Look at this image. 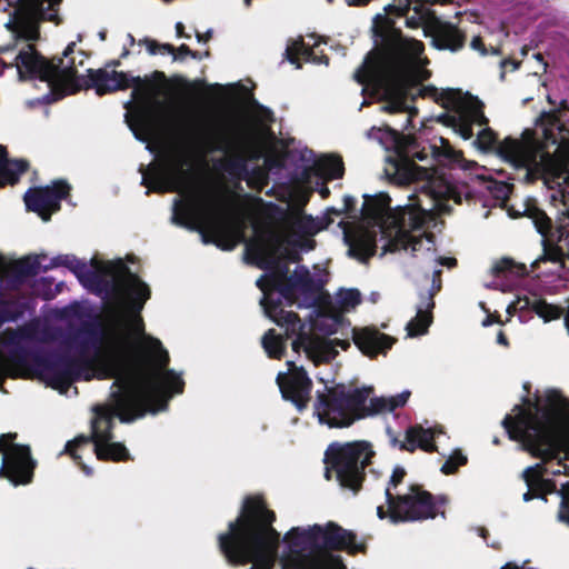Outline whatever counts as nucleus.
I'll return each mask as SVG.
<instances>
[{"label": "nucleus", "mask_w": 569, "mask_h": 569, "mask_svg": "<svg viewBox=\"0 0 569 569\" xmlns=\"http://www.w3.org/2000/svg\"><path fill=\"white\" fill-rule=\"evenodd\" d=\"M533 59L537 66L533 67V73L529 77V80L530 82H532V84L543 86V82L540 79L539 74L546 72L548 64L540 53L533 54Z\"/></svg>", "instance_id": "obj_30"}, {"label": "nucleus", "mask_w": 569, "mask_h": 569, "mask_svg": "<svg viewBox=\"0 0 569 569\" xmlns=\"http://www.w3.org/2000/svg\"><path fill=\"white\" fill-rule=\"evenodd\" d=\"M0 478L13 486H26L32 481L37 461L29 446L17 441V433L0 436Z\"/></svg>", "instance_id": "obj_12"}, {"label": "nucleus", "mask_w": 569, "mask_h": 569, "mask_svg": "<svg viewBox=\"0 0 569 569\" xmlns=\"http://www.w3.org/2000/svg\"><path fill=\"white\" fill-rule=\"evenodd\" d=\"M277 383L282 397L291 401L299 411L307 408L312 382L302 367L287 361V371L278 373Z\"/></svg>", "instance_id": "obj_13"}, {"label": "nucleus", "mask_w": 569, "mask_h": 569, "mask_svg": "<svg viewBox=\"0 0 569 569\" xmlns=\"http://www.w3.org/2000/svg\"><path fill=\"white\" fill-rule=\"evenodd\" d=\"M410 157L423 161L428 153L398 150L388 158L387 173L399 183H420L419 193L405 206L391 208L387 193L365 196L361 221L345 230L349 254L366 261L380 243L382 254L388 251L410 250L431 253L433 240L422 230L428 218L447 213L459 198L453 188L435 169L418 166Z\"/></svg>", "instance_id": "obj_4"}, {"label": "nucleus", "mask_w": 569, "mask_h": 569, "mask_svg": "<svg viewBox=\"0 0 569 569\" xmlns=\"http://www.w3.org/2000/svg\"><path fill=\"white\" fill-rule=\"evenodd\" d=\"M431 17H433V16L428 12H422L417 18L416 17L407 18V26L410 28L421 27L423 29V22Z\"/></svg>", "instance_id": "obj_32"}, {"label": "nucleus", "mask_w": 569, "mask_h": 569, "mask_svg": "<svg viewBox=\"0 0 569 569\" xmlns=\"http://www.w3.org/2000/svg\"><path fill=\"white\" fill-rule=\"evenodd\" d=\"M496 154L522 171L527 182L542 180L559 229L569 226V129L555 113H542L533 130L506 137L496 146Z\"/></svg>", "instance_id": "obj_7"}, {"label": "nucleus", "mask_w": 569, "mask_h": 569, "mask_svg": "<svg viewBox=\"0 0 569 569\" xmlns=\"http://www.w3.org/2000/svg\"><path fill=\"white\" fill-rule=\"evenodd\" d=\"M405 473L406 472H405L403 468L396 467L393 469V472H392L391 477H390V485L392 487H396L398 483H400L402 481L403 477H405Z\"/></svg>", "instance_id": "obj_34"}, {"label": "nucleus", "mask_w": 569, "mask_h": 569, "mask_svg": "<svg viewBox=\"0 0 569 569\" xmlns=\"http://www.w3.org/2000/svg\"><path fill=\"white\" fill-rule=\"evenodd\" d=\"M27 169V163L21 160L9 161L6 158L4 148L0 147V187L14 183L19 176Z\"/></svg>", "instance_id": "obj_22"}, {"label": "nucleus", "mask_w": 569, "mask_h": 569, "mask_svg": "<svg viewBox=\"0 0 569 569\" xmlns=\"http://www.w3.org/2000/svg\"><path fill=\"white\" fill-rule=\"evenodd\" d=\"M501 190H502L505 196H507V193L510 191L508 186H501Z\"/></svg>", "instance_id": "obj_48"}, {"label": "nucleus", "mask_w": 569, "mask_h": 569, "mask_svg": "<svg viewBox=\"0 0 569 569\" xmlns=\"http://www.w3.org/2000/svg\"><path fill=\"white\" fill-rule=\"evenodd\" d=\"M8 372L7 361L3 356L0 355V379H2Z\"/></svg>", "instance_id": "obj_37"}, {"label": "nucleus", "mask_w": 569, "mask_h": 569, "mask_svg": "<svg viewBox=\"0 0 569 569\" xmlns=\"http://www.w3.org/2000/svg\"><path fill=\"white\" fill-rule=\"evenodd\" d=\"M319 380L325 383V389L317 391L313 415L319 423L329 428H346L356 420L391 412L405 406L410 397L409 391H402L397 396L371 398L370 387L351 389L323 378Z\"/></svg>", "instance_id": "obj_9"}, {"label": "nucleus", "mask_w": 569, "mask_h": 569, "mask_svg": "<svg viewBox=\"0 0 569 569\" xmlns=\"http://www.w3.org/2000/svg\"><path fill=\"white\" fill-rule=\"evenodd\" d=\"M182 30H183V24H182L181 22H178V23L176 24V31H177V34H178L179 37H181V34H182Z\"/></svg>", "instance_id": "obj_43"}, {"label": "nucleus", "mask_w": 569, "mask_h": 569, "mask_svg": "<svg viewBox=\"0 0 569 569\" xmlns=\"http://www.w3.org/2000/svg\"><path fill=\"white\" fill-rule=\"evenodd\" d=\"M381 128H378V131H380ZM377 131V128H371V130L369 131V137H373L375 136V132Z\"/></svg>", "instance_id": "obj_47"}, {"label": "nucleus", "mask_w": 569, "mask_h": 569, "mask_svg": "<svg viewBox=\"0 0 569 569\" xmlns=\"http://www.w3.org/2000/svg\"><path fill=\"white\" fill-rule=\"evenodd\" d=\"M179 51L183 54H188L190 52L189 48L187 46H181L179 48Z\"/></svg>", "instance_id": "obj_45"}, {"label": "nucleus", "mask_w": 569, "mask_h": 569, "mask_svg": "<svg viewBox=\"0 0 569 569\" xmlns=\"http://www.w3.org/2000/svg\"><path fill=\"white\" fill-rule=\"evenodd\" d=\"M387 507L379 506L377 516L380 519L388 518L392 523L403 521H415L433 518L436 507L431 496L420 489L418 486L410 487L405 495H399L393 499L391 488L386 489Z\"/></svg>", "instance_id": "obj_11"}, {"label": "nucleus", "mask_w": 569, "mask_h": 569, "mask_svg": "<svg viewBox=\"0 0 569 569\" xmlns=\"http://www.w3.org/2000/svg\"><path fill=\"white\" fill-rule=\"evenodd\" d=\"M336 303L345 312L360 303V292L356 289H341L336 293Z\"/></svg>", "instance_id": "obj_26"}, {"label": "nucleus", "mask_w": 569, "mask_h": 569, "mask_svg": "<svg viewBox=\"0 0 569 569\" xmlns=\"http://www.w3.org/2000/svg\"><path fill=\"white\" fill-rule=\"evenodd\" d=\"M508 214L511 218L528 217L535 224L537 231L542 236H546L551 227L550 218L537 207L536 200L531 198L523 199L521 202L512 204L508 208Z\"/></svg>", "instance_id": "obj_18"}, {"label": "nucleus", "mask_w": 569, "mask_h": 569, "mask_svg": "<svg viewBox=\"0 0 569 569\" xmlns=\"http://www.w3.org/2000/svg\"><path fill=\"white\" fill-rule=\"evenodd\" d=\"M373 456L367 441L331 443L326 451V477L336 479L341 487L357 491L363 478V468Z\"/></svg>", "instance_id": "obj_10"}, {"label": "nucleus", "mask_w": 569, "mask_h": 569, "mask_svg": "<svg viewBox=\"0 0 569 569\" xmlns=\"http://www.w3.org/2000/svg\"><path fill=\"white\" fill-rule=\"evenodd\" d=\"M353 341L359 350L369 357L385 353L395 342L393 338L373 328L353 329Z\"/></svg>", "instance_id": "obj_17"}, {"label": "nucleus", "mask_w": 569, "mask_h": 569, "mask_svg": "<svg viewBox=\"0 0 569 569\" xmlns=\"http://www.w3.org/2000/svg\"><path fill=\"white\" fill-rule=\"evenodd\" d=\"M319 41L312 36L296 40L287 48L288 59L297 68L300 67V60L320 63L322 62V57H320L322 51L319 50ZM323 62L327 63V60Z\"/></svg>", "instance_id": "obj_19"}, {"label": "nucleus", "mask_w": 569, "mask_h": 569, "mask_svg": "<svg viewBox=\"0 0 569 569\" xmlns=\"http://www.w3.org/2000/svg\"><path fill=\"white\" fill-rule=\"evenodd\" d=\"M510 439L516 440L533 456L552 459L563 453V461L559 459L553 468L549 463L545 468L538 463L523 471V479L529 491L523 500L532 498V492L549 493L556 490L557 483L543 478V473L569 475V410L567 400L557 390H546L513 407L502 421ZM561 487V508L559 519L569 523V483H559Z\"/></svg>", "instance_id": "obj_6"}, {"label": "nucleus", "mask_w": 569, "mask_h": 569, "mask_svg": "<svg viewBox=\"0 0 569 569\" xmlns=\"http://www.w3.org/2000/svg\"><path fill=\"white\" fill-rule=\"evenodd\" d=\"M383 129L386 130L387 133H389L391 136V138L395 141L396 146L400 147L398 130L397 129H392L390 126H385Z\"/></svg>", "instance_id": "obj_36"}, {"label": "nucleus", "mask_w": 569, "mask_h": 569, "mask_svg": "<svg viewBox=\"0 0 569 569\" xmlns=\"http://www.w3.org/2000/svg\"><path fill=\"white\" fill-rule=\"evenodd\" d=\"M274 515L264 501L249 498L240 516L219 535V547L233 565L250 563L249 569H272L279 559L282 569H342L332 549H359L355 536L332 522L293 527L280 547V536L272 527Z\"/></svg>", "instance_id": "obj_5"}, {"label": "nucleus", "mask_w": 569, "mask_h": 569, "mask_svg": "<svg viewBox=\"0 0 569 569\" xmlns=\"http://www.w3.org/2000/svg\"><path fill=\"white\" fill-rule=\"evenodd\" d=\"M440 432L441 429L438 428H425L422 426L412 427L406 432L402 449L415 451L419 448L425 451H432L435 450L433 439L436 435Z\"/></svg>", "instance_id": "obj_20"}, {"label": "nucleus", "mask_w": 569, "mask_h": 569, "mask_svg": "<svg viewBox=\"0 0 569 569\" xmlns=\"http://www.w3.org/2000/svg\"><path fill=\"white\" fill-rule=\"evenodd\" d=\"M467 457L461 451L457 450L445 461L441 471L446 475L453 473L460 466L465 465Z\"/></svg>", "instance_id": "obj_29"}, {"label": "nucleus", "mask_w": 569, "mask_h": 569, "mask_svg": "<svg viewBox=\"0 0 569 569\" xmlns=\"http://www.w3.org/2000/svg\"><path fill=\"white\" fill-rule=\"evenodd\" d=\"M72 270L90 289L111 284L98 346L92 356L82 352L73 366L77 378H113L108 403L94 408L92 439L101 460H126L128 449L112 441L116 418L130 422L166 410L168 401L183 391L182 373L168 368L169 355L160 340L144 333L140 311L150 297L147 283L131 273L121 259L89 262L76 260Z\"/></svg>", "instance_id": "obj_2"}, {"label": "nucleus", "mask_w": 569, "mask_h": 569, "mask_svg": "<svg viewBox=\"0 0 569 569\" xmlns=\"http://www.w3.org/2000/svg\"><path fill=\"white\" fill-rule=\"evenodd\" d=\"M342 173L343 164L339 157H318L288 189L286 201L290 213L283 226L260 230L252 221L254 238L246 244L247 258L268 271L257 280V286L263 292L261 306L264 313L284 328L287 336H296L292 349L296 352L303 350L315 363L331 360L338 352L337 348L346 349L349 346L346 340L320 336L337 331L338 317L318 313L311 323H301L292 311L276 306L274 296L278 293L292 303L299 295L318 292L327 282L328 273L322 267L315 266L310 271L296 266L291 271L290 264L301 252L313 249V236L323 228L320 220L301 211L310 192L323 181L340 178Z\"/></svg>", "instance_id": "obj_3"}, {"label": "nucleus", "mask_w": 569, "mask_h": 569, "mask_svg": "<svg viewBox=\"0 0 569 569\" xmlns=\"http://www.w3.org/2000/svg\"><path fill=\"white\" fill-rule=\"evenodd\" d=\"M69 191L63 181H56L51 187L33 188L26 192L24 202L28 210L36 212L43 221L59 209V202Z\"/></svg>", "instance_id": "obj_14"}, {"label": "nucleus", "mask_w": 569, "mask_h": 569, "mask_svg": "<svg viewBox=\"0 0 569 569\" xmlns=\"http://www.w3.org/2000/svg\"><path fill=\"white\" fill-rule=\"evenodd\" d=\"M436 2H441V3H445V2H448L449 0H435Z\"/></svg>", "instance_id": "obj_49"}, {"label": "nucleus", "mask_w": 569, "mask_h": 569, "mask_svg": "<svg viewBox=\"0 0 569 569\" xmlns=\"http://www.w3.org/2000/svg\"><path fill=\"white\" fill-rule=\"evenodd\" d=\"M501 68H502L503 70H506V69H508V68H510L511 70H516V69L518 68V63H517V62H515V61H512V60H503V61L501 62Z\"/></svg>", "instance_id": "obj_39"}, {"label": "nucleus", "mask_w": 569, "mask_h": 569, "mask_svg": "<svg viewBox=\"0 0 569 569\" xmlns=\"http://www.w3.org/2000/svg\"><path fill=\"white\" fill-rule=\"evenodd\" d=\"M526 307H530L540 318L545 320V322L556 320L562 315V309L558 306L550 305L542 299H535L529 301L527 298L522 300L519 299L516 303L509 305L507 311L511 313L512 310L522 309Z\"/></svg>", "instance_id": "obj_21"}, {"label": "nucleus", "mask_w": 569, "mask_h": 569, "mask_svg": "<svg viewBox=\"0 0 569 569\" xmlns=\"http://www.w3.org/2000/svg\"><path fill=\"white\" fill-rule=\"evenodd\" d=\"M493 322H499L498 319L496 318V316L488 315L486 317V319L482 320V326L488 327V326L492 325Z\"/></svg>", "instance_id": "obj_40"}, {"label": "nucleus", "mask_w": 569, "mask_h": 569, "mask_svg": "<svg viewBox=\"0 0 569 569\" xmlns=\"http://www.w3.org/2000/svg\"><path fill=\"white\" fill-rule=\"evenodd\" d=\"M7 270V261L3 257L0 256V274L4 273Z\"/></svg>", "instance_id": "obj_42"}, {"label": "nucleus", "mask_w": 569, "mask_h": 569, "mask_svg": "<svg viewBox=\"0 0 569 569\" xmlns=\"http://www.w3.org/2000/svg\"><path fill=\"white\" fill-rule=\"evenodd\" d=\"M423 34L431 39L435 48L458 51L463 47L465 34L451 22L431 17L423 22Z\"/></svg>", "instance_id": "obj_15"}, {"label": "nucleus", "mask_w": 569, "mask_h": 569, "mask_svg": "<svg viewBox=\"0 0 569 569\" xmlns=\"http://www.w3.org/2000/svg\"><path fill=\"white\" fill-rule=\"evenodd\" d=\"M437 261H438L439 264L446 266L448 268L455 266V263H456V259L455 258H439Z\"/></svg>", "instance_id": "obj_38"}, {"label": "nucleus", "mask_w": 569, "mask_h": 569, "mask_svg": "<svg viewBox=\"0 0 569 569\" xmlns=\"http://www.w3.org/2000/svg\"><path fill=\"white\" fill-rule=\"evenodd\" d=\"M431 157L440 164H449L461 161V154L456 151L447 140L439 138L437 142L430 146Z\"/></svg>", "instance_id": "obj_23"}, {"label": "nucleus", "mask_w": 569, "mask_h": 569, "mask_svg": "<svg viewBox=\"0 0 569 569\" xmlns=\"http://www.w3.org/2000/svg\"><path fill=\"white\" fill-rule=\"evenodd\" d=\"M512 267H513V262L511 260L501 259L492 266L491 270L493 273H499L505 270H510Z\"/></svg>", "instance_id": "obj_33"}, {"label": "nucleus", "mask_w": 569, "mask_h": 569, "mask_svg": "<svg viewBox=\"0 0 569 569\" xmlns=\"http://www.w3.org/2000/svg\"><path fill=\"white\" fill-rule=\"evenodd\" d=\"M47 383L58 390L60 393H67L71 387L72 378L70 373H51L46 375Z\"/></svg>", "instance_id": "obj_27"}, {"label": "nucleus", "mask_w": 569, "mask_h": 569, "mask_svg": "<svg viewBox=\"0 0 569 569\" xmlns=\"http://www.w3.org/2000/svg\"><path fill=\"white\" fill-rule=\"evenodd\" d=\"M243 2H244L246 6L250 4V0H243Z\"/></svg>", "instance_id": "obj_50"}, {"label": "nucleus", "mask_w": 569, "mask_h": 569, "mask_svg": "<svg viewBox=\"0 0 569 569\" xmlns=\"http://www.w3.org/2000/svg\"><path fill=\"white\" fill-rule=\"evenodd\" d=\"M86 443H88V439L86 437H78L66 445L64 452L69 453L77 463L81 465L82 470L87 475H91V469L81 463V455L79 453L82 450L80 447Z\"/></svg>", "instance_id": "obj_28"}, {"label": "nucleus", "mask_w": 569, "mask_h": 569, "mask_svg": "<svg viewBox=\"0 0 569 569\" xmlns=\"http://www.w3.org/2000/svg\"><path fill=\"white\" fill-rule=\"evenodd\" d=\"M262 347L270 358L279 359L286 349V340L274 329L268 330L262 337Z\"/></svg>", "instance_id": "obj_25"}, {"label": "nucleus", "mask_w": 569, "mask_h": 569, "mask_svg": "<svg viewBox=\"0 0 569 569\" xmlns=\"http://www.w3.org/2000/svg\"><path fill=\"white\" fill-rule=\"evenodd\" d=\"M61 0H0L4 10L11 9L7 29L11 33L13 44L0 47V74L4 69L13 70L20 80L36 77L48 83L53 100L77 91L80 87L78 70L71 66L68 56L73 50V43L64 50V58L58 61H47L33 48L39 38V21H54L58 17L56 6Z\"/></svg>", "instance_id": "obj_8"}, {"label": "nucleus", "mask_w": 569, "mask_h": 569, "mask_svg": "<svg viewBox=\"0 0 569 569\" xmlns=\"http://www.w3.org/2000/svg\"><path fill=\"white\" fill-rule=\"evenodd\" d=\"M431 306V303H428L426 309H418L416 317L407 323L406 330L408 337L415 338L422 336L428 331L432 321L431 313L429 311Z\"/></svg>", "instance_id": "obj_24"}, {"label": "nucleus", "mask_w": 569, "mask_h": 569, "mask_svg": "<svg viewBox=\"0 0 569 569\" xmlns=\"http://www.w3.org/2000/svg\"><path fill=\"white\" fill-rule=\"evenodd\" d=\"M507 36L508 32L505 24L499 20L492 19L482 27L479 34L472 38L470 47L481 56L498 54L500 44Z\"/></svg>", "instance_id": "obj_16"}, {"label": "nucleus", "mask_w": 569, "mask_h": 569, "mask_svg": "<svg viewBox=\"0 0 569 569\" xmlns=\"http://www.w3.org/2000/svg\"><path fill=\"white\" fill-rule=\"evenodd\" d=\"M497 342L503 347L508 346V340L501 330L497 335Z\"/></svg>", "instance_id": "obj_41"}, {"label": "nucleus", "mask_w": 569, "mask_h": 569, "mask_svg": "<svg viewBox=\"0 0 569 569\" xmlns=\"http://www.w3.org/2000/svg\"><path fill=\"white\" fill-rule=\"evenodd\" d=\"M477 532L480 537L486 538L487 530L485 528H478Z\"/></svg>", "instance_id": "obj_44"}, {"label": "nucleus", "mask_w": 569, "mask_h": 569, "mask_svg": "<svg viewBox=\"0 0 569 569\" xmlns=\"http://www.w3.org/2000/svg\"><path fill=\"white\" fill-rule=\"evenodd\" d=\"M91 80L98 94L132 88V98L126 103V121L151 152L169 139L186 147L169 148L140 170L142 184L149 191L179 193L172 221L198 230L204 242L223 250L241 242L247 222L252 221L251 211L234 200L221 182L201 176L190 150L201 154L221 152L216 169L233 178L246 174L248 160L263 158L262 180L268 169L282 163V154L264 126L254 129L232 121L210 122L183 100L158 99L154 84L124 72L97 70Z\"/></svg>", "instance_id": "obj_1"}, {"label": "nucleus", "mask_w": 569, "mask_h": 569, "mask_svg": "<svg viewBox=\"0 0 569 569\" xmlns=\"http://www.w3.org/2000/svg\"><path fill=\"white\" fill-rule=\"evenodd\" d=\"M500 569H535L532 567H529L527 565V561H523L521 563H518L516 561H510L503 565Z\"/></svg>", "instance_id": "obj_35"}, {"label": "nucleus", "mask_w": 569, "mask_h": 569, "mask_svg": "<svg viewBox=\"0 0 569 569\" xmlns=\"http://www.w3.org/2000/svg\"><path fill=\"white\" fill-rule=\"evenodd\" d=\"M147 50L150 54H171L173 53V47L170 44H158L153 41H147Z\"/></svg>", "instance_id": "obj_31"}, {"label": "nucleus", "mask_w": 569, "mask_h": 569, "mask_svg": "<svg viewBox=\"0 0 569 569\" xmlns=\"http://www.w3.org/2000/svg\"><path fill=\"white\" fill-rule=\"evenodd\" d=\"M328 192H329V190H328V188H326V187H323V188H321V189H320V193H321V196H322L323 198L328 194Z\"/></svg>", "instance_id": "obj_46"}]
</instances>
